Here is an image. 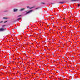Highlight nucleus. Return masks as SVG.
I'll list each match as a JSON object with an SVG mask.
<instances>
[{
	"instance_id": "nucleus-12",
	"label": "nucleus",
	"mask_w": 80,
	"mask_h": 80,
	"mask_svg": "<svg viewBox=\"0 0 80 80\" xmlns=\"http://www.w3.org/2000/svg\"><path fill=\"white\" fill-rule=\"evenodd\" d=\"M7 21H5L4 22V23H7Z\"/></svg>"
},
{
	"instance_id": "nucleus-2",
	"label": "nucleus",
	"mask_w": 80,
	"mask_h": 80,
	"mask_svg": "<svg viewBox=\"0 0 80 80\" xmlns=\"http://www.w3.org/2000/svg\"><path fill=\"white\" fill-rule=\"evenodd\" d=\"M25 8H22L20 10H19V12H22V11H23V10H25Z\"/></svg>"
},
{
	"instance_id": "nucleus-3",
	"label": "nucleus",
	"mask_w": 80,
	"mask_h": 80,
	"mask_svg": "<svg viewBox=\"0 0 80 80\" xmlns=\"http://www.w3.org/2000/svg\"><path fill=\"white\" fill-rule=\"evenodd\" d=\"M3 30H5L4 28H2L0 29V31H3Z\"/></svg>"
},
{
	"instance_id": "nucleus-13",
	"label": "nucleus",
	"mask_w": 80,
	"mask_h": 80,
	"mask_svg": "<svg viewBox=\"0 0 80 80\" xmlns=\"http://www.w3.org/2000/svg\"><path fill=\"white\" fill-rule=\"evenodd\" d=\"M64 3V2H60V3Z\"/></svg>"
},
{
	"instance_id": "nucleus-7",
	"label": "nucleus",
	"mask_w": 80,
	"mask_h": 80,
	"mask_svg": "<svg viewBox=\"0 0 80 80\" xmlns=\"http://www.w3.org/2000/svg\"><path fill=\"white\" fill-rule=\"evenodd\" d=\"M39 9V8H37L35 9V10H38V9Z\"/></svg>"
},
{
	"instance_id": "nucleus-4",
	"label": "nucleus",
	"mask_w": 80,
	"mask_h": 80,
	"mask_svg": "<svg viewBox=\"0 0 80 80\" xmlns=\"http://www.w3.org/2000/svg\"><path fill=\"white\" fill-rule=\"evenodd\" d=\"M18 10V9H14V12H17Z\"/></svg>"
},
{
	"instance_id": "nucleus-14",
	"label": "nucleus",
	"mask_w": 80,
	"mask_h": 80,
	"mask_svg": "<svg viewBox=\"0 0 80 80\" xmlns=\"http://www.w3.org/2000/svg\"><path fill=\"white\" fill-rule=\"evenodd\" d=\"M5 26H6V25H3L2 26V27H5Z\"/></svg>"
},
{
	"instance_id": "nucleus-6",
	"label": "nucleus",
	"mask_w": 80,
	"mask_h": 80,
	"mask_svg": "<svg viewBox=\"0 0 80 80\" xmlns=\"http://www.w3.org/2000/svg\"><path fill=\"white\" fill-rule=\"evenodd\" d=\"M8 18H3V19H8Z\"/></svg>"
},
{
	"instance_id": "nucleus-8",
	"label": "nucleus",
	"mask_w": 80,
	"mask_h": 80,
	"mask_svg": "<svg viewBox=\"0 0 80 80\" xmlns=\"http://www.w3.org/2000/svg\"><path fill=\"white\" fill-rule=\"evenodd\" d=\"M3 21H1L0 22V23H3Z\"/></svg>"
},
{
	"instance_id": "nucleus-17",
	"label": "nucleus",
	"mask_w": 80,
	"mask_h": 80,
	"mask_svg": "<svg viewBox=\"0 0 80 80\" xmlns=\"http://www.w3.org/2000/svg\"><path fill=\"white\" fill-rule=\"evenodd\" d=\"M42 4H45V3H42Z\"/></svg>"
},
{
	"instance_id": "nucleus-9",
	"label": "nucleus",
	"mask_w": 80,
	"mask_h": 80,
	"mask_svg": "<svg viewBox=\"0 0 80 80\" xmlns=\"http://www.w3.org/2000/svg\"><path fill=\"white\" fill-rule=\"evenodd\" d=\"M34 8V7H32L29 8L30 9H32V8Z\"/></svg>"
},
{
	"instance_id": "nucleus-16",
	"label": "nucleus",
	"mask_w": 80,
	"mask_h": 80,
	"mask_svg": "<svg viewBox=\"0 0 80 80\" xmlns=\"http://www.w3.org/2000/svg\"><path fill=\"white\" fill-rule=\"evenodd\" d=\"M80 5V4H78V7H79Z\"/></svg>"
},
{
	"instance_id": "nucleus-10",
	"label": "nucleus",
	"mask_w": 80,
	"mask_h": 80,
	"mask_svg": "<svg viewBox=\"0 0 80 80\" xmlns=\"http://www.w3.org/2000/svg\"><path fill=\"white\" fill-rule=\"evenodd\" d=\"M20 19H21V18H18L17 20H19Z\"/></svg>"
},
{
	"instance_id": "nucleus-5",
	"label": "nucleus",
	"mask_w": 80,
	"mask_h": 80,
	"mask_svg": "<svg viewBox=\"0 0 80 80\" xmlns=\"http://www.w3.org/2000/svg\"><path fill=\"white\" fill-rule=\"evenodd\" d=\"M71 2H76V1H78V0H71Z\"/></svg>"
},
{
	"instance_id": "nucleus-1",
	"label": "nucleus",
	"mask_w": 80,
	"mask_h": 80,
	"mask_svg": "<svg viewBox=\"0 0 80 80\" xmlns=\"http://www.w3.org/2000/svg\"><path fill=\"white\" fill-rule=\"evenodd\" d=\"M32 11H33L32 10H30L28 12H27L26 14H28V13H30V12H32Z\"/></svg>"
},
{
	"instance_id": "nucleus-11",
	"label": "nucleus",
	"mask_w": 80,
	"mask_h": 80,
	"mask_svg": "<svg viewBox=\"0 0 80 80\" xmlns=\"http://www.w3.org/2000/svg\"><path fill=\"white\" fill-rule=\"evenodd\" d=\"M27 8H30V6H27Z\"/></svg>"
},
{
	"instance_id": "nucleus-15",
	"label": "nucleus",
	"mask_w": 80,
	"mask_h": 80,
	"mask_svg": "<svg viewBox=\"0 0 80 80\" xmlns=\"http://www.w3.org/2000/svg\"><path fill=\"white\" fill-rule=\"evenodd\" d=\"M21 16V15H19V16H18V17H20Z\"/></svg>"
}]
</instances>
